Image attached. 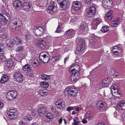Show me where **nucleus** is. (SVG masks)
<instances>
[{
    "mask_svg": "<svg viewBox=\"0 0 125 125\" xmlns=\"http://www.w3.org/2000/svg\"><path fill=\"white\" fill-rule=\"evenodd\" d=\"M77 45L79 46L77 50L80 53L83 52L85 47L84 40L81 38L78 37L76 39Z\"/></svg>",
    "mask_w": 125,
    "mask_h": 125,
    "instance_id": "obj_1",
    "label": "nucleus"
},
{
    "mask_svg": "<svg viewBox=\"0 0 125 125\" xmlns=\"http://www.w3.org/2000/svg\"><path fill=\"white\" fill-rule=\"evenodd\" d=\"M40 59L44 63H47L49 61L50 59L49 55L44 52H41L39 55Z\"/></svg>",
    "mask_w": 125,
    "mask_h": 125,
    "instance_id": "obj_2",
    "label": "nucleus"
},
{
    "mask_svg": "<svg viewBox=\"0 0 125 125\" xmlns=\"http://www.w3.org/2000/svg\"><path fill=\"white\" fill-rule=\"evenodd\" d=\"M58 2L62 8L66 9L69 8L70 3L68 0H58Z\"/></svg>",
    "mask_w": 125,
    "mask_h": 125,
    "instance_id": "obj_3",
    "label": "nucleus"
},
{
    "mask_svg": "<svg viewBox=\"0 0 125 125\" xmlns=\"http://www.w3.org/2000/svg\"><path fill=\"white\" fill-rule=\"evenodd\" d=\"M13 77L14 80L17 82L21 83L23 81V75L20 72H15L13 74Z\"/></svg>",
    "mask_w": 125,
    "mask_h": 125,
    "instance_id": "obj_4",
    "label": "nucleus"
},
{
    "mask_svg": "<svg viewBox=\"0 0 125 125\" xmlns=\"http://www.w3.org/2000/svg\"><path fill=\"white\" fill-rule=\"evenodd\" d=\"M65 93L73 96H75L78 93L77 89L74 88L73 87H71L69 88L68 91L66 90L64 91Z\"/></svg>",
    "mask_w": 125,
    "mask_h": 125,
    "instance_id": "obj_5",
    "label": "nucleus"
},
{
    "mask_svg": "<svg viewBox=\"0 0 125 125\" xmlns=\"http://www.w3.org/2000/svg\"><path fill=\"white\" fill-rule=\"evenodd\" d=\"M9 117L11 119H14L17 116V112L14 109H10L7 112Z\"/></svg>",
    "mask_w": 125,
    "mask_h": 125,
    "instance_id": "obj_6",
    "label": "nucleus"
},
{
    "mask_svg": "<svg viewBox=\"0 0 125 125\" xmlns=\"http://www.w3.org/2000/svg\"><path fill=\"white\" fill-rule=\"evenodd\" d=\"M17 95V92L14 91H9L7 94L6 97L7 99L12 100L16 97Z\"/></svg>",
    "mask_w": 125,
    "mask_h": 125,
    "instance_id": "obj_7",
    "label": "nucleus"
},
{
    "mask_svg": "<svg viewBox=\"0 0 125 125\" xmlns=\"http://www.w3.org/2000/svg\"><path fill=\"white\" fill-rule=\"evenodd\" d=\"M11 23L14 26H16L15 27V28L17 27L19 28L22 25L21 21L18 18H15L12 20L11 21L10 25Z\"/></svg>",
    "mask_w": 125,
    "mask_h": 125,
    "instance_id": "obj_8",
    "label": "nucleus"
},
{
    "mask_svg": "<svg viewBox=\"0 0 125 125\" xmlns=\"http://www.w3.org/2000/svg\"><path fill=\"white\" fill-rule=\"evenodd\" d=\"M100 23V20L98 18L94 19L92 22V30H95L96 29L97 26Z\"/></svg>",
    "mask_w": 125,
    "mask_h": 125,
    "instance_id": "obj_9",
    "label": "nucleus"
},
{
    "mask_svg": "<svg viewBox=\"0 0 125 125\" xmlns=\"http://www.w3.org/2000/svg\"><path fill=\"white\" fill-rule=\"evenodd\" d=\"M102 3L104 7L109 8L112 7L113 1L112 0H103Z\"/></svg>",
    "mask_w": 125,
    "mask_h": 125,
    "instance_id": "obj_10",
    "label": "nucleus"
},
{
    "mask_svg": "<svg viewBox=\"0 0 125 125\" xmlns=\"http://www.w3.org/2000/svg\"><path fill=\"white\" fill-rule=\"evenodd\" d=\"M96 8L94 6H91L86 14L89 17H92L95 13Z\"/></svg>",
    "mask_w": 125,
    "mask_h": 125,
    "instance_id": "obj_11",
    "label": "nucleus"
},
{
    "mask_svg": "<svg viewBox=\"0 0 125 125\" xmlns=\"http://www.w3.org/2000/svg\"><path fill=\"white\" fill-rule=\"evenodd\" d=\"M56 105L57 108L61 109L65 105L64 101L62 99L57 100L56 102Z\"/></svg>",
    "mask_w": 125,
    "mask_h": 125,
    "instance_id": "obj_12",
    "label": "nucleus"
},
{
    "mask_svg": "<svg viewBox=\"0 0 125 125\" xmlns=\"http://www.w3.org/2000/svg\"><path fill=\"white\" fill-rule=\"evenodd\" d=\"M56 7L54 3H51L49 5L48 8L47 10V11L48 13L55 11L56 10Z\"/></svg>",
    "mask_w": 125,
    "mask_h": 125,
    "instance_id": "obj_13",
    "label": "nucleus"
},
{
    "mask_svg": "<svg viewBox=\"0 0 125 125\" xmlns=\"http://www.w3.org/2000/svg\"><path fill=\"white\" fill-rule=\"evenodd\" d=\"M80 74L78 73H73L70 76V79L72 82H76L79 78Z\"/></svg>",
    "mask_w": 125,
    "mask_h": 125,
    "instance_id": "obj_14",
    "label": "nucleus"
},
{
    "mask_svg": "<svg viewBox=\"0 0 125 125\" xmlns=\"http://www.w3.org/2000/svg\"><path fill=\"white\" fill-rule=\"evenodd\" d=\"M80 67L77 65H74L71 67L69 69L70 72H73L75 73H78L79 71Z\"/></svg>",
    "mask_w": 125,
    "mask_h": 125,
    "instance_id": "obj_15",
    "label": "nucleus"
},
{
    "mask_svg": "<svg viewBox=\"0 0 125 125\" xmlns=\"http://www.w3.org/2000/svg\"><path fill=\"white\" fill-rule=\"evenodd\" d=\"M120 20V18L117 17L112 21L110 23L111 26L115 27H117L119 24Z\"/></svg>",
    "mask_w": 125,
    "mask_h": 125,
    "instance_id": "obj_16",
    "label": "nucleus"
},
{
    "mask_svg": "<svg viewBox=\"0 0 125 125\" xmlns=\"http://www.w3.org/2000/svg\"><path fill=\"white\" fill-rule=\"evenodd\" d=\"M43 31L42 28L41 27H39L35 30L33 32L36 35L40 36L42 34Z\"/></svg>",
    "mask_w": 125,
    "mask_h": 125,
    "instance_id": "obj_17",
    "label": "nucleus"
},
{
    "mask_svg": "<svg viewBox=\"0 0 125 125\" xmlns=\"http://www.w3.org/2000/svg\"><path fill=\"white\" fill-rule=\"evenodd\" d=\"M81 4L80 2L79 1L74 2L72 6V7L75 10H78L80 7Z\"/></svg>",
    "mask_w": 125,
    "mask_h": 125,
    "instance_id": "obj_18",
    "label": "nucleus"
},
{
    "mask_svg": "<svg viewBox=\"0 0 125 125\" xmlns=\"http://www.w3.org/2000/svg\"><path fill=\"white\" fill-rule=\"evenodd\" d=\"M118 107L120 109L123 110L125 109V101L122 100L117 105Z\"/></svg>",
    "mask_w": 125,
    "mask_h": 125,
    "instance_id": "obj_19",
    "label": "nucleus"
},
{
    "mask_svg": "<svg viewBox=\"0 0 125 125\" xmlns=\"http://www.w3.org/2000/svg\"><path fill=\"white\" fill-rule=\"evenodd\" d=\"M47 109L45 107L42 108L38 110V113L40 116H42L44 115L47 111Z\"/></svg>",
    "mask_w": 125,
    "mask_h": 125,
    "instance_id": "obj_20",
    "label": "nucleus"
},
{
    "mask_svg": "<svg viewBox=\"0 0 125 125\" xmlns=\"http://www.w3.org/2000/svg\"><path fill=\"white\" fill-rule=\"evenodd\" d=\"M113 12L112 10H110L105 15L106 18L109 20H111L112 18Z\"/></svg>",
    "mask_w": 125,
    "mask_h": 125,
    "instance_id": "obj_21",
    "label": "nucleus"
},
{
    "mask_svg": "<svg viewBox=\"0 0 125 125\" xmlns=\"http://www.w3.org/2000/svg\"><path fill=\"white\" fill-rule=\"evenodd\" d=\"M38 45L41 48H44L46 45V43L45 41L43 40H41V41H40L39 43H38Z\"/></svg>",
    "mask_w": 125,
    "mask_h": 125,
    "instance_id": "obj_22",
    "label": "nucleus"
},
{
    "mask_svg": "<svg viewBox=\"0 0 125 125\" xmlns=\"http://www.w3.org/2000/svg\"><path fill=\"white\" fill-rule=\"evenodd\" d=\"M13 5L15 8H19L21 6V4L20 1L19 0H17L14 2L13 4Z\"/></svg>",
    "mask_w": 125,
    "mask_h": 125,
    "instance_id": "obj_23",
    "label": "nucleus"
},
{
    "mask_svg": "<svg viewBox=\"0 0 125 125\" xmlns=\"http://www.w3.org/2000/svg\"><path fill=\"white\" fill-rule=\"evenodd\" d=\"M75 32L74 30L72 29H70L66 31V34L69 36H72L74 35Z\"/></svg>",
    "mask_w": 125,
    "mask_h": 125,
    "instance_id": "obj_24",
    "label": "nucleus"
},
{
    "mask_svg": "<svg viewBox=\"0 0 125 125\" xmlns=\"http://www.w3.org/2000/svg\"><path fill=\"white\" fill-rule=\"evenodd\" d=\"M39 93L42 95H47L49 94L48 91L46 89L43 90H40L39 91Z\"/></svg>",
    "mask_w": 125,
    "mask_h": 125,
    "instance_id": "obj_25",
    "label": "nucleus"
},
{
    "mask_svg": "<svg viewBox=\"0 0 125 125\" xmlns=\"http://www.w3.org/2000/svg\"><path fill=\"white\" fill-rule=\"evenodd\" d=\"M8 80V77L5 75H4L1 77L0 81L1 83H4L6 82Z\"/></svg>",
    "mask_w": 125,
    "mask_h": 125,
    "instance_id": "obj_26",
    "label": "nucleus"
},
{
    "mask_svg": "<svg viewBox=\"0 0 125 125\" xmlns=\"http://www.w3.org/2000/svg\"><path fill=\"white\" fill-rule=\"evenodd\" d=\"M6 64L7 66L11 67L13 65V62L12 60L10 59L7 61Z\"/></svg>",
    "mask_w": 125,
    "mask_h": 125,
    "instance_id": "obj_27",
    "label": "nucleus"
},
{
    "mask_svg": "<svg viewBox=\"0 0 125 125\" xmlns=\"http://www.w3.org/2000/svg\"><path fill=\"white\" fill-rule=\"evenodd\" d=\"M23 8L24 10L27 11L30 10V6L28 3H25L23 4Z\"/></svg>",
    "mask_w": 125,
    "mask_h": 125,
    "instance_id": "obj_28",
    "label": "nucleus"
},
{
    "mask_svg": "<svg viewBox=\"0 0 125 125\" xmlns=\"http://www.w3.org/2000/svg\"><path fill=\"white\" fill-rule=\"evenodd\" d=\"M31 68V66L28 64H26L22 67V69L24 71H29Z\"/></svg>",
    "mask_w": 125,
    "mask_h": 125,
    "instance_id": "obj_29",
    "label": "nucleus"
},
{
    "mask_svg": "<svg viewBox=\"0 0 125 125\" xmlns=\"http://www.w3.org/2000/svg\"><path fill=\"white\" fill-rule=\"evenodd\" d=\"M61 57L60 55H58L53 57L52 58V60L54 62H55L60 59Z\"/></svg>",
    "mask_w": 125,
    "mask_h": 125,
    "instance_id": "obj_30",
    "label": "nucleus"
},
{
    "mask_svg": "<svg viewBox=\"0 0 125 125\" xmlns=\"http://www.w3.org/2000/svg\"><path fill=\"white\" fill-rule=\"evenodd\" d=\"M32 118L31 115H28L24 119V120L26 122H29L32 120Z\"/></svg>",
    "mask_w": 125,
    "mask_h": 125,
    "instance_id": "obj_31",
    "label": "nucleus"
},
{
    "mask_svg": "<svg viewBox=\"0 0 125 125\" xmlns=\"http://www.w3.org/2000/svg\"><path fill=\"white\" fill-rule=\"evenodd\" d=\"M109 80L108 78H106L103 80L102 81V84L103 86L105 85L106 86H108L109 85Z\"/></svg>",
    "mask_w": 125,
    "mask_h": 125,
    "instance_id": "obj_32",
    "label": "nucleus"
},
{
    "mask_svg": "<svg viewBox=\"0 0 125 125\" xmlns=\"http://www.w3.org/2000/svg\"><path fill=\"white\" fill-rule=\"evenodd\" d=\"M109 27L107 26L103 27L101 28V31L102 32L105 33L109 30Z\"/></svg>",
    "mask_w": 125,
    "mask_h": 125,
    "instance_id": "obj_33",
    "label": "nucleus"
},
{
    "mask_svg": "<svg viewBox=\"0 0 125 125\" xmlns=\"http://www.w3.org/2000/svg\"><path fill=\"white\" fill-rule=\"evenodd\" d=\"M104 106L103 103L100 102H98L96 105V107L98 109H101Z\"/></svg>",
    "mask_w": 125,
    "mask_h": 125,
    "instance_id": "obj_34",
    "label": "nucleus"
},
{
    "mask_svg": "<svg viewBox=\"0 0 125 125\" xmlns=\"http://www.w3.org/2000/svg\"><path fill=\"white\" fill-rule=\"evenodd\" d=\"M42 79L44 80H46L50 78V75L45 74H43L41 76Z\"/></svg>",
    "mask_w": 125,
    "mask_h": 125,
    "instance_id": "obj_35",
    "label": "nucleus"
},
{
    "mask_svg": "<svg viewBox=\"0 0 125 125\" xmlns=\"http://www.w3.org/2000/svg\"><path fill=\"white\" fill-rule=\"evenodd\" d=\"M14 42L17 44L21 45L22 44L21 41L17 37L15 38L14 39Z\"/></svg>",
    "mask_w": 125,
    "mask_h": 125,
    "instance_id": "obj_36",
    "label": "nucleus"
},
{
    "mask_svg": "<svg viewBox=\"0 0 125 125\" xmlns=\"http://www.w3.org/2000/svg\"><path fill=\"white\" fill-rule=\"evenodd\" d=\"M0 20H1L2 21L4 22H7L8 20L2 14L0 13Z\"/></svg>",
    "mask_w": 125,
    "mask_h": 125,
    "instance_id": "obj_37",
    "label": "nucleus"
},
{
    "mask_svg": "<svg viewBox=\"0 0 125 125\" xmlns=\"http://www.w3.org/2000/svg\"><path fill=\"white\" fill-rule=\"evenodd\" d=\"M4 46L2 44H0V54H2L4 52Z\"/></svg>",
    "mask_w": 125,
    "mask_h": 125,
    "instance_id": "obj_38",
    "label": "nucleus"
},
{
    "mask_svg": "<svg viewBox=\"0 0 125 125\" xmlns=\"http://www.w3.org/2000/svg\"><path fill=\"white\" fill-rule=\"evenodd\" d=\"M113 95L116 97H119L121 96V93L120 92H118L116 93H113Z\"/></svg>",
    "mask_w": 125,
    "mask_h": 125,
    "instance_id": "obj_39",
    "label": "nucleus"
},
{
    "mask_svg": "<svg viewBox=\"0 0 125 125\" xmlns=\"http://www.w3.org/2000/svg\"><path fill=\"white\" fill-rule=\"evenodd\" d=\"M41 85L42 86L45 88H46L49 86L48 84V83L44 82H41Z\"/></svg>",
    "mask_w": 125,
    "mask_h": 125,
    "instance_id": "obj_40",
    "label": "nucleus"
},
{
    "mask_svg": "<svg viewBox=\"0 0 125 125\" xmlns=\"http://www.w3.org/2000/svg\"><path fill=\"white\" fill-rule=\"evenodd\" d=\"M9 43H7V45L10 47H12L14 44L13 42L9 40Z\"/></svg>",
    "mask_w": 125,
    "mask_h": 125,
    "instance_id": "obj_41",
    "label": "nucleus"
},
{
    "mask_svg": "<svg viewBox=\"0 0 125 125\" xmlns=\"http://www.w3.org/2000/svg\"><path fill=\"white\" fill-rule=\"evenodd\" d=\"M112 89L111 90V93L113 94V93H115L116 92H118V90L117 89H116L115 87L114 86L112 87Z\"/></svg>",
    "mask_w": 125,
    "mask_h": 125,
    "instance_id": "obj_42",
    "label": "nucleus"
},
{
    "mask_svg": "<svg viewBox=\"0 0 125 125\" xmlns=\"http://www.w3.org/2000/svg\"><path fill=\"white\" fill-rule=\"evenodd\" d=\"M46 117L48 118L49 119H52L53 117L52 114L51 113H48L46 115Z\"/></svg>",
    "mask_w": 125,
    "mask_h": 125,
    "instance_id": "obj_43",
    "label": "nucleus"
},
{
    "mask_svg": "<svg viewBox=\"0 0 125 125\" xmlns=\"http://www.w3.org/2000/svg\"><path fill=\"white\" fill-rule=\"evenodd\" d=\"M25 38L27 40H30L31 38V35L29 33H26L25 35Z\"/></svg>",
    "mask_w": 125,
    "mask_h": 125,
    "instance_id": "obj_44",
    "label": "nucleus"
},
{
    "mask_svg": "<svg viewBox=\"0 0 125 125\" xmlns=\"http://www.w3.org/2000/svg\"><path fill=\"white\" fill-rule=\"evenodd\" d=\"M90 114L91 113L90 111H87L85 115L86 118L88 119L91 118V117L90 116Z\"/></svg>",
    "mask_w": 125,
    "mask_h": 125,
    "instance_id": "obj_45",
    "label": "nucleus"
},
{
    "mask_svg": "<svg viewBox=\"0 0 125 125\" xmlns=\"http://www.w3.org/2000/svg\"><path fill=\"white\" fill-rule=\"evenodd\" d=\"M47 1H45L44 0H41L40 1H39V3L41 5V6H43L42 5V3H43V4H45L47 3Z\"/></svg>",
    "mask_w": 125,
    "mask_h": 125,
    "instance_id": "obj_46",
    "label": "nucleus"
},
{
    "mask_svg": "<svg viewBox=\"0 0 125 125\" xmlns=\"http://www.w3.org/2000/svg\"><path fill=\"white\" fill-rule=\"evenodd\" d=\"M115 70L113 69H111L110 70L109 73L111 75H113L115 73Z\"/></svg>",
    "mask_w": 125,
    "mask_h": 125,
    "instance_id": "obj_47",
    "label": "nucleus"
},
{
    "mask_svg": "<svg viewBox=\"0 0 125 125\" xmlns=\"http://www.w3.org/2000/svg\"><path fill=\"white\" fill-rule=\"evenodd\" d=\"M61 28L59 26H58L55 31V32L57 33H59L61 31Z\"/></svg>",
    "mask_w": 125,
    "mask_h": 125,
    "instance_id": "obj_48",
    "label": "nucleus"
},
{
    "mask_svg": "<svg viewBox=\"0 0 125 125\" xmlns=\"http://www.w3.org/2000/svg\"><path fill=\"white\" fill-rule=\"evenodd\" d=\"M23 47V46H20L18 47L16 50L17 52H20L22 50Z\"/></svg>",
    "mask_w": 125,
    "mask_h": 125,
    "instance_id": "obj_49",
    "label": "nucleus"
},
{
    "mask_svg": "<svg viewBox=\"0 0 125 125\" xmlns=\"http://www.w3.org/2000/svg\"><path fill=\"white\" fill-rule=\"evenodd\" d=\"M0 59L2 61H4L6 60V58L5 56L3 55H0Z\"/></svg>",
    "mask_w": 125,
    "mask_h": 125,
    "instance_id": "obj_50",
    "label": "nucleus"
},
{
    "mask_svg": "<svg viewBox=\"0 0 125 125\" xmlns=\"http://www.w3.org/2000/svg\"><path fill=\"white\" fill-rule=\"evenodd\" d=\"M74 107H69L66 109V110L68 111H69L71 110H73L74 109Z\"/></svg>",
    "mask_w": 125,
    "mask_h": 125,
    "instance_id": "obj_51",
    "label": "nucleus"
},
{
    "mask_svg": "<svg viewBox=\"0 0 125 125\" xmlns=\"http://www.w3.org/2000/svg\"><path fill=\"white\" fill-rule=\"evenodd\" d=\"M112 51L113 53L115 55H117L119 53V52L117 50H115L114 49H113Z\"/></svg>",
    "mask_w": 125,
    "mask_h": 125,
    "instance_id": "obj_52",
    "label": "nucleus"
},
{
    "mask_svg": "<svg viewBox=\"0 0 125 125\" xmlns=\"http://www.w3.org/2000/svg\"><path fill=\"white\" fill-rule=\"evenodd\" d=\"M33 74V72L32 71H30L28 72L26 74L27 76H31L32 75V74Z\"/></svg>",
    "mask_w": 125,
    "mask_h": 125,
    "instance_id": "obj_53",
    "label": "nucleus"
},
{
    "mask_svg": "<svg viewBox=\"0 0 125 125\" xmlns=\"http://www.w3.org/2000/svg\"><path fill=\"white\" fill-rule=\"evenodd\" d=\"M87 28V27L84 24H82L80 26V28L83 30L84 28Z\"/></svg>",
    "mask_w": 125,
    "mask_h": 125,
    "instance_id": "obj_54",
    "label": "nucleus"
},
{
    "mask_svg": "<svg viewBox=\"0 0 125 125\" xmlns=\"http://www.w3.org/2000/svg\"><path fill=\"white\" fill-rule=\"evenodd\" d=\"M1 37L3 39H5L7 38V36L3 34H2L1 35Z\"/></svg>",
    "mask_w": 125,
    "mask_h": 125,
    "instance_id": "obj_55",
    "label": "nucleus"
},
{
    "mask_svg": "<svg viewBox=\"0 0 125 125\" xmlns=\"http://www.w3.org/2000/svg\"><path fill=\"white\" fill-rule=\"evenodd\" d=\"M111 101L112 103L115 104L116 102V100L115 99H114V98H112L111 100Z\"/></svg>",
    "mask_w": 125,
    "mask_h": 125,
    "instance_id": "obj_56",
    "label": "nucleus"
},
{
    "mask_svg": "<svg viewBox=\"0 0 125 125\" xmlns=\"http://www.w3.org/2000/svg\"><path fill=\"white\" fill-rule=\"evenodd\" d=\"M19 125H25V124L23 123V122L22 121H21L19 122Z\"/></svg>",
    "mask_w": 125,
    "mask_h": 125,
    "instance_id": "obj_57",
    "label": "nucleus"
},
{
    "mask_svg": "<svg viewBox=\"0 0 125 125\" xmlns=\"http://www.w3.org/2000/svg\"><path fill=\"white\" fill-rule=\"evenodd\" d=\"M79 121L78 120L77 122H73V125H78L79 123Z\"/></svg>",
    "mask_w": 125,
    "mask_h": 125,
    "instance_id": "obj_58",
    "label": "nucleus"
},
{
    "mask_svg": "<svg viewBox=\"0 0 125 125\" xmlns=\"http://www.w3.org/2000/svg\"><path fill=\"white\" fill-rule=\"evenodd\" d=\"M3 106V103L0 101V108H2Z\"/></svg>",
    "mask_w": 125,
    "mask_h": 125,
    "instance_id": "obj_59",
    "label": "nucleus"
},
{
    "mask_svg": "<svg viewBox=\"0 0 125 125\" xmlns=\"http://www.w3.org/2000/svg\"><path fill=\"white\" fill-rule=\"evenodd\" d=\"M69 57H66L64 59V62L65 64L66 63V61L68 60Z\"/></svg>",
    "mask_w": 125,
    "mask_h": 125,
    "instance_id": "obj_60",
    "label": "nucleus"
},
{
    "mask_svg": "<svg viewBox=\"0 0 125 125\" xmlns=\"http://www.w3.org/2000/svg\"><path fill=\"white\" fill-rule=\"evenodd\" d=\"M86 1V2L87 4H90V3L91 1L92 0H85Z\"/></svg>",
    "mask_w": 125,
    "mask_h": 125,
    "instance_id": "obj_61",
    "label": "nucleus"
},
{
    "mask_svg": "<svg viewBox=\"0 0 125 125\" xmlns=\"http://www.w3.org/2000/svg\"><path fill=\"white\" fill-rule=\"evenodd\" d=\"M122 118L123 119H125V112H124L122 115Z\"/></svg>",
    "mask_w": 125,
    "mask_h": 125,
    "instance_id": "obj_62",
    "label": "nucleus"
},
{
    "mask_svg": "<svg viewBox=\"0 0 125 125\" xmlns=\"http://www.w3.org/2000/svg\"><path fill=\"white\" fill-rule=\"evenodd\" d=\"M82 123L83 124H85L87 123V121L86 119H83L82 121Z\"/></svg>",
    "mask_w": 125,
    "mask_h": 125,
    "instance_id": "obj_63",
    "label": "nucleus"
},
{
    "mask_svg": "<svg viewBox=\"0 0 125 125\" xmlns=\"http://www.w3.org/2000/svg\"><path fill=\"white\" fill-rule=\"evenodd\" d=\"M62 118H60L59 120V124H61L62 123Z\"/></svg>",
    "mask_w": 125,
    "mask_h": 125,
    "instance_id": "obj_64",
    "label": "nucleus"
}]
</instances>
